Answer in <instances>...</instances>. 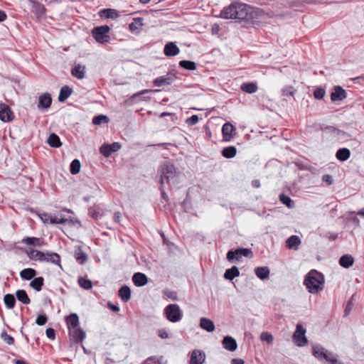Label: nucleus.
Masks as SVG:
<instances>
[{
	"label": "nucleus",
	"mask_w": 364,
	"mask_h": 364,
	"mask_svg": "<svg viewBox=\"0 0 364 364\" xmlns=\"http://www.w3.org/2000/svg\"><path fill=\"white\" fill-rule=\"evenodd\" d=\"M250 6L246 4L235 2L224 7L218 17L224 19L247 20Z\"/></svg>",
	"instance_id": "nucleus-1"
},
{
	"label": "nucleus",
	"mask_w": 364,
	"mask_h": 364,
	"mask_svg": "<svg viewBox=\"0 0 364 364\" xmlns=\"http://www.w3.org/2000/svg\"><path fill=\"white\" fill-rule=\"evenodd\" d=\"M324 282L323 274L316 269H312L306 276L304 284L309 293L316 294L323 290Z\"/></svg>",
	"instance_id": "nucleus-2"
},
{
	"label": "nucleus",
	"mask_w": 364,
	"mask_h": 364,
	"mask_svg": "<svg viewBox=\"0 0 364 364\" xmlns=\"http://www.w3.org/2000/svg\"><path fill=\"white\" fill-rule=\"evenodd\" d=\"M161 177L159 183L163 185L164 183H168L177 176V168L170 161H164L160 167Z\"/></svg>",
	"instance_id": "nucleus-3"
},
{
	"label": "nucleus",
	"mask_w": 364,
	"mask_h": 364,
	"mask_svg": "<svg viewBox=\"0 0 364 364\" xmlns=\"http://www.w3.org/2000/svg\"><path fill=\"white\" fill-rule=\"evenodd\" d=\"M164 313L170 322L176 323L182 319L183 313L180 309V306L176 304H170L167 305Z\"/></svg>",
	"instance_id": "nucleus-4"
},
{
	"label": "nucleus",
	"mask_w": 364,
	"mask_h": 364,
	"mask_svg": "<svg viewBox=\"0 0 364 364\" xmlns=\"http://www.w3.org/2000/svg\"><path fill=\"white\" fill-rule=\"evenodd\" d=\"M109 30V27L107 25L97 26L92 29V34L97 42L106 43L110 40V36L108 35Z\"/></svg>",
	"instance_id": "nucleus-5"
},
{
	"label": "nucleus",
	"mask_w": 364,
	"mask_h": 364,
	"mask_svg": "<svg viewBox=\"0 0 364 364\" xmlns=\"http://www.w3.org/2000/svg\"><path fill=\"white\" fill-rule=\"evenodd\" d=\"M252 255L250 249L239 247L235 250H229L227 253V259L230 262L240 261L242 257H250Z\"/></svg>",
	"instance_id": "nucleus-6"
},
{
	"label": "nucleus",
	"mask_w": 364,
	"mask_h": 364,
	"mask_svg": "<svg viewBox=\"0 0 364 364\" xmlns=\"http://www.w3.org/2000/svg\"><path fill=\"white\" fill-rule=\"evenodd\" d=\"M306 329L301 324H297L296 331L293 334V341L299 347L305 346L308 343V340L305 336Z\"/></svg>",
	"instance_id": "nucleus-7"
},
{
	"label": "nucleus",
	"mask_w": 364,
	"mask_h": 364,
	"mask_svg": "<svg viewBox=\"0 0 364 364\" xmlns=\"http://www.w3.org/2000/svg\"><path fill=\"white\" fill-rule=\"evenodd\" d=\"M122 145L119 142L104 144L100 148V152L105 157H109L112 153L119 151Z\"/></svg>",
	"instance_id": "nucleus-8"
},
{
	"label": "nucleus",
	"mask_w": 364,
	"mask_h": 364,
	"mask_svg": "<svg viewBox=\"0 0 364 364\" xmlns=\"http://www.w3.org/2000/svg\"><path fill=\"white\" fill-rule=\"evenodd\" d=\"M14 115L7 104L0 103V119L4 122H9L14 119Z\"/></svg>",
	"instance_id": "nucleus-9"
},
{
	"label": "nucleus",
	"mask_w": 364,
	"mask_h": 364,
	"mask_svg": "<svg viewBox=\"0 0 364 364\" xmlns=\"http://www.w3.org/2000/svg\"><path fill=\"white\" fill-rule=\"evenodd\" d=\"M176 79V77L175 75L171 73H168L166 75L160 76L156 77L154 80L153 83L155 86L161 87L163 85H168L172 84L175 80Z\"/></svg>",
	"instance_id": "nucleus-10"
},
{
	"label": "nucleus",
	"mask_w": 364,
	"mask_h": 364,
	"mask_svg": "<svg viewBox=\"0 0 364 364\" xmlns=\"http://www.w3.org/2000/svg\"><path fill=\"white\" fill-rule=\"evenodd\" d=\"M347 97L346 91L341 86H335L333 91L331 94L332 102L342 101Z\"/></svg>",
	"instance_id": "nucleus-11"
},
{
	"label": "nucleus",
	"mask_w": 364,
	"mask_h": 364,
	"mask_svg": "<svg viewBox=\"0 0 364 364\" xmlns=\"http://www.w3.org/2000/svg\"><path fill=\"white\" fill-rule=\"evenodd\" d=\"M235 128L230 122H226L223 125L222 133L225 141H229L235 134Z\"/></svg>",
	"instance_id": "nucleus-12"
},
{
	"label": "nucleus",
	"mask_w": 364,
	"mask_h": 364,
	"mask_svg": "<svg viewBox=\"0 0 364 364\" xmlns=\"http://www.w3.org/2000/svg\"><path fill=\"white\" fill-rule=\"evenodd\" d=\"M205 359V353L202 350L196 349L191 353L190 364H203Z\"/></svg>",
	"instance_id": "nucleus-13"
},
{
	"label": "nucleus",
	"mask_w": 364,
	"mask_h": 364,
	"mask_svg": "<svg viewBox=\"0 0 364 364\" xmlns=\"http://www.w3.org/2000/svg\"><path fill=\"white\" fill-rule=\"evenodd\" d=\"M52 103V98L49 93L46 92L42 94L39 97L38 108L41 109H48Z\"/></svg>",
	"instance_id": "nucleus-14"
},
{
	"label": "nucleus",
	"mask_w": 364,
	"mask_h": 364,
	"mask_svg": "<svg viewBox=\"0 0 364 364\" xmlns=\"http://www.w3.org/2000/svg\"><path fill=\"white\" fill-rule=\"evenodd\" d=\"M180 52L179 48L174 42L167 43L164 48V53L166 56L173 57L178 55Z\"/></svg>",
	"instance_id": "nucleus-15"
},
{
	"label": "nucleus",
	"mask_w": 364,
	"mask_h": 364,
	"mask_svg": "<svg viewBox=\"0 0 364 364\" xmlns=\"http://www.w3.org/2000/svg\"><path fill=\"white\" fill-rule=\"evenodd\" d=\"M223 346L229 351H235L237 348L236 340L230 336H226L222 341Z\"/></svg>",
	"instance_id": "nucleus-16"
},
{
	"label": "nucleus",
	"mask_w": 364,
	"mask_h": 364,
	"mask_svg": "<svg viewBox=\"0 0 364 364\" xmlns=\"http://www.w3.org/2000/svg\"><path fill=\"white\" fill-rule=\"evenodd\" d=\"M133 283L136 287H140L148 283V277L141 272H136L132 277Z\"/></svg>",
	"instance_id": "nucleus-17"
},
{
	"label": "nucleus",
	"mask_w": 364,
	"mask_h": 364,
	"mask_svg": "<svg viewBox=\"0 0 364 364\" xmlns=\"http://www.w3.org/2000/svg\"><path fill=\"white\" fill-rule=\"evenodd\" d=\"M44 259H43V262H50L61 267L60 256L58 253L47 252L44 254Z\"/></svg>",
	"instance_id": "nucleus-18"
},
{
	"label": "nucleus",
	"mask_w": 364,
	"mask_h": 364,
	"mask_svg": "<svg viewBox=\"0 0 364 364\" xmlns=\"http://www.w3.org/2000/svg\"><path fill=\"white\" fill-rule=\"evenodd\" d=\"M328 353V350L320 345L313 346V355L319 360H325L327 358Z\"/></svg>",
	"instance_id": "nucleus-19"
},
{
	"label": "nucleus",
	"mask_w": 364,
	"mask_h": 364,
	"mask_svg": "<svg viewBox=\"0 0 364 364\" xmlns=\"http://www.w3.org/2000/svg\"><path fill=\"white\" fill-rule=\"evenodd\" d=\"M70 335L72 336L75 343H81L85 338V332L80 328H73V331H70Z\"/></svg>",
	"instance_id": "nucleus-20"
},
{
	"label": "nucleus",
	"mask_w": 364,
	"mask_h": 364,
	"mask_svg": "<svg viewBox=\"0 0 364 364\" xmlns=\"http://www.w3.org/2000/svg\"><path fill=\"white\" fill-rule=\"evenodd\" d=\"M71 75L79 80L85 78V67L80 64L76 65L71 69Z\"/></svg>",
	"instance_id": "nucleus-21"
},
{
	"label": "nucleus",
	"mask_w": 364,
	"mask_h": 364,
	"mask_svg": "<svg viewBox=\"0 0 364 364\" xmlns=\"http://www.w3.org/2000/svg\"><path fill=\"white\" fill-rule=\"evenodd\" d=\"M144 19L140 17L134 18L133 22L129 24V28L132 33H139L143 26Z\"/></svg>",
	"instance_id": "nucleus-22"
},
{
	"label": "nucleus",
	"mask_w": 364,
	"mask_h": 364,
	"mask_svg": "<svg viewBox=\"0 0 364 364\" xmlns=\"http://www.w3.org/2000/svg\"><path fill=\"white\" fill-rule=\"evenodd\" d=\"M200 327L209 333H211L215 330V324L213 321L204 317L200 319Z\"/></svg>",
	"instance_id": "nucleus-23"
},
{
	"label": "nucleus",
	"mask_w": 364,
	"mask_h": 364,
	"mask_svg": "<svg viewBox=\"0 0 364 364\" xmlns=\"http://www.w3.org/2000/svg\"><path fill=\"white\" fill-rule=\"evenodd\" d=\"M66 323L69 330L77 328L79 325V317L77 314H70L66 318Z\"/></svg>",
	"instance_id": "nucleus-24"
},
{
	"label": "nucleus",
	"mask_w": 364,
	"mask_h": 364,
	"mask_svg": "<svg viewBox=\"0 0 364 364\" xmlns=\"http://www.w3.org/2000/svg\"><path fill=\"white\" fill-rule=\"evenodd\" d=\"M26 254L30 259L35 260V261H40L43 262V259H44V254L45 252H43L41 251L31 249L28 251H26Z\"/></svg>",
	"instance_id": "nucleus-25"
},
{
	"label": "nucleus",
	"mask_w": 364,
	"mask_h": 364,
	"mask_svg": "<svg viewBox=\"0 0 364 364\" xmlns=\"http://www.w3.org/2000/svg\"><path fill=\"white\" fill-rule=\"evenodd\" d=\"M73 93V89L68 85L63 86L60 90L58 101L65 102Z\"/></svg>",
	"instance_id": "nucleus-26"
},
{
	"label": "nucleus",
	"mask_w": 364,
	"mask_h": 364,
	"mask_svg": "<svg viewBox=\"0 0 364 364\" xmlns=\"http://www.w3.org/2000/svg\"><path fill=\"white\" fill-rule=\"evenodd\" d=\"M118 295L124 302H127L132 296L130 288L127 285L122 287L118 291Z\"/></svg>",
	"instance_id": "nucleus-27"
},
{
	"label": "nucleus",
	"mask_w": 364,
	"mask_h": 364,
	"mask_svg": "<svg viewBox=\"0 0 364 364\" xmlns=\"http://www.w3.org/2000/svg\"><path fill=\"white\" fill-rule=\"evenodd\" d=\"M301 244V240L297 235L290 236L286 242V245L289 249H294L295 250L299 249Z\"/></svg>",
	"instance_id": "nucleus-28"
},
{
	"label": "nucleus",
	"mask_w": 364,
	"mask_h": 364,
	"mask_svg": "<svg viewBox=\"0 0 364 364\" xmlns=\"http://www.w3.org/2000/svg\"><path fill=\"white\" fill-rule=\"evenodd\" d=\"M21 243L35 247H42L44 245V242L41 239L35 237H26L21 240Z\"/></svg>",
	"instance_id": "nucleus-29"
},
{
	"label": "nucleus",
	"mask_w": 364,
	"mask_h": 364,
	"mask_svg": "<svg viewBox=\"0 0 364 364\" xmlns=\"http://www.w3.org/2000/svg\"><path fill=\"white\" fill-rule=\"evenodd\" d=\"M32 4L33 12L37 17H41L46 13L45 6L41 4L38 0L33 2Z\"/></svg>",
	"instance_id": "nucleus-30"
},
{
	"label": "nucleus",
	"mask_w": 364,
	"mask_h": 364,
	"mask_svg": "<svg viewBox=\"0 0 364 364\" xmlns=\"http://www.w3.org/2000/svg\"><path fill=\"white\" fill-rule=\"evenodd\" d=\"M354 262V258L350 255H344L339 259V264L344 268L350 267Z\"/></svg>",
	"instance_id": "nucleus-31"
},
{
	"label": "nucleus",
	"mask_w": 364,
	"mask_h": 364,
	"mask_svg": "<svg viewBox=\"0 0 364 364\" xmlns=\"http://www.w3.org/2000/svg\"><path fill=\"white\" fill-rule=\"evenodd\" d=\"M37 272L33 268H26L21 271L20 277L24 280H31L36 277Z\"/></svg>",
	"instance_id": "nucleus-32"
},
{
	"label": "nucleus",
	"mask_w": 364,
	"mask_h": 364,
	"mask_svg": "<svg viewBox=\"0 0 364 364\" xmlns=\"http://www.w3.org/2000/svg\"><path fill=\"white\" fill-rule=\"evenodd\" d=\"M255 273L258 278L264 280L269 275V269L267 267H258L255 269Z\"/></svg>",
	"instance_id": "nucleus-33"
},
{
	"label": "nucleus",
	"mask_w": 364,
	"mask_h": 364,
	"mask_svg": "<svg viewBox=\"0 0 364 364\" xmlns=\"http://www.w3.org/2000/svg\"><path fill=\"white\" fill-rule=\"evenodd\" d=\"M350 156V151L347 148L339 149L336 154V157L341 161H345L349 159Z\"/></svg>",
	"instance_id": "nucleus-34"
},
{
	"label": "nucleus",
	"mask_w": 364,
	"mask_h": 364,
	"mask_svg": "<svg viewBox=\"0 0 364 364\" xmlns=\"http://www.w3.org/2000/svg\"><path fill=\"white\" fill-rule=\"evenodd\" d=\"M240 275V271L236 266H232L230 269H227L224 274V277L228 280H232Z\"/></svg>",
	"instance_id": "nucleus-35"
},
{
	"label": "nucleus",
	"mask_w": 364,
	"mask_h": 364,
	"mask_svg": "<svg viewBox=\"0 0 364 364\" xmlns=\"http://www.w3.org/2000/svg\"><path fill=\"white\" fill-rule=\"evenodd\" d=\"M47 143L54 148H58L62 145L60 137L55 133H52L49 135Z\"/></svg>",
	"instance_id": "nucleus-36"
},
{
	"label": "nucleus",
	"mask_w": 364,
	"mask_h": 364,
	"mask_svg": "<svg viewBox=\"0 0 364 364\" xmlns=\"http://www.w3.org/2000/svg\"><path fill=\"white\" fill-rule=\"evenodd\" d=\"M237 154V149L234 146H229L225 147L221 152L222 156L226 159H232Z\"/></svg>",
	"instance_id": "nucleus-37"
},
{
	"label": "nucleus",
	"mask_w": 364,
	"mask_h": 364,
	"mask_svg": "<svg viewBox=\"0 0 364 364\" xmlns=\"http://www.w3.org/2000/svg\"><path fill=\"white\" fill-rule=\"evenodd\" d=\"M44 284L43 277H34L30 283V287L37 291H40Z\"/></svg>",
	"instance_id": "nucleus-38"
},
{
	"label": "nucleus",
	"mask_w": 364,
	"mask_h": 364,
	"mask_svg": "<svg viewBox=\"0 0 364 364\" xmlns=\"http://www.w3.org/2000/svg\"><path fill=\"white\" fill-rule=\"evenodd\" d=\"M17 299L22 302L23 304H28L31 302L26 291L23 289H18L16 292Z\"/></svg>",
	"instance_id": "nucleus-39"
},
{
	"label": "nucleus",
	"mask_w": 364,
	"mask_h": 364,
	"mask_svg": "<svg viewBox=\"0 0 364 364\" xmlns=\"http://www.w3.org/2000/svg\"><path fill=\"white\" fill-rule=\"evenodd\" d=\"M240 88L242 91L249 94L255 93L257 90V84L252 82L242 83Z\"/></svg>",
	"instance_id": "nucleus-40"
},
{
	"label": "nucleus",
	"mask_w": 364,
	"mask_h": 364,
	"mask_svg": "<svg viewBox=\"0 0 364 364\" xmlns=\"http://www.w3.org/2000/svg\"><path fill=\"white\" fill-rule=\"evenodd\" d=\"M75 258L79 264H84L87 260V255L79 247L75 253Z\"/></svg>",
	"instance_id": "nucleus-41"
},
{
	"label": "nucleus",
	"mask_w": 364,
	"mask_h": 364,
	"mask_svg": "<svg viewBox=\"0 0 364 364\" xmlns=\"http://www.w3.org/2000/svg\"><path fill=\"white\" fill-rule=\"evenodd\" d=\"M179 66L187 70H195L196 69V64L191 60H183L179 62Z\"/></svg>",
	"instance_id": "nucleus-42"
},
{
	"label": "nucleus",
	"mask_w": 364,
	"mask_h": 364,
	"mask_svg": "<svg viewBox=\"0 0 364 364\" xmlns=\"http://www.w3.org/2000/svg\"><path fill=\"white\" fill-rule=\"evenodd\" d=\"M4 301L6 307L9 309H13L16 304V299L13 294H7L4 297Z\"/></svg>",
	"instance_id": "nucleus-43"
},
{
	"label": "nucleus",
	"mask_w": 364,
	"mask_h": 364,
	"mask_svg": "<svg viewBox=\"0 0 364 364\" xmlns=\"http://www.w3.org/2000/svg\"><path fill=\"white\" fill-rule=\"evenodd\" d=\"M103 16L107 18H116L119 16L118 11L113 9H105L101 11Z\"/></svg>",
	"instance_id": "nucleus-44"
},
{
	"label": "nucleus",
	"mask_w": 364,
	"mask_h": 364,
	"mask_svg": "<svg viewBox=\"0 0 364 364\" xmlns=\"http://www.w3.org/2000/svg\"><path fill=\"white\" fill-rule=\"evenodd\" d=\"M279 200L289 208H292L294 206V203L291 198L284 193L279 195Z\"/></svg>",
	"instance_id": "nucleus-45"
},
{
	"label": "nucleus",
	"mask_w": 364,
	"mask_h": 364,
	"mask_svg": "<svg viewBox=\"0 0 364 364\" xmlns=\"http://www.w3.org/2000/svg\"><path fill=\"white\" fill-rule=\"evenodd\" d=\"M80 162L78 159H74L72 161L70 166V171L72 174H77L80 171Z\"/></svg>",
	"instance_id": "nucleus-46"
},
{
	"label": "nucleus",
	"mask_w": 364,
	"mask_h": 364,
	"mask_svg": "<svg viewBox=\"0 0 364 364\" xmlns=\"http://www.w3.org/2000/svg\"><path fill=\"white\" fill-rule=\"evenodd\" d=\"M78 283L80 287L86 290H89L92 287V283L88 279L80 277L78 279Z\"/></svg>",
	"instance_id": "nucleus-47"
},
{
	"label": "nucleus",
	"mask_w": 364,
	"mask_h": 364,
	"mask_svg": "<svg viewBox=\"0 0 364 364\" xmlns=\"http://www.w3.org/2000/svg\"><path fill=\"white\" fill-rule=\"evenodd\" d=\"M109 122V118L106 115H97L95 116L92 119V123L95 125L101 124L103 122L107 123Z\"/></svg>",
	"instance_id": "nucleus-48"
},
{
	"label": "nucleus",
	"mask_w": 364,
	"mask_h": 364,
	"mask_svg": "<svg viewBox=\"0 0 364 364\" xmlns=\"http://www.w3.org/2000/svg\"><path fill=\"white\" fill-rule=\"evenodd\" d=\"M1 338L8 345H13L14 343V338L9 335L6 331L1 332Z\"/></svg>",
	"instance_id": "nucleus-49"
},
{
	"label": "nucleus",
	"mask_w": 364,
	"mask_h": 364,
	"mask_svg": "<svg viewBox=\"0 0 364 364\" xmlns=\"http://www.w3.org/2000/svg\"><path fill=\"white\" fill-rule=\"evenodd\" d=\"M296 92V90L292 86H285L282 90V94L285 97L294 96Z\"/></svg>",
	"instance_id": "nucleus-50"
},
{
	"label": "nucleus",
	"mask_w": 364,
	"mask_h": 364,
	"mask_svg": "<svg viewBox=\"0 0 364 364\" xmlns=\"http://www.w3.org/2000/svg\"><path fill=\"white\" fill-rule=\"evenodd\" d=\"M325 360L331 364H341L338 360V355L331 352H328Z\"/></svg>",
	"instance_id": "nucleus-51"
},
{
	"label": "nucleus",
	"mask_w": 364,
	"mask_h": 364,
	"mask_svg": "<svg viewBox=\"0 0 364 364\" xmlns=\"http://www.w3.org/2000/svg\"><path fill=\"white\" fill-rule=\"evenodd\" d=\"M326 90L321 87H317L314 91V96L316 99L321 100L325 96Z\"/></svg>",
	"instance_id": "nucleus-52"
},
{
	"label": "nucleus",
	"mask_w": 364,
	"mask_h": 364,
	"mask_svg": "<svg viewBox=\"0 0 364 364\" xmlns=\"http://www.w3.org/2000/svg\"><path fill=\"white\" fill-rule=\"evenodd\" d=\"M68 221V220L67 218H58L57 217H52L50 215V221L49 223L50 224H65Z\"/></svg>",
	"instance_id": "nucleus-53"
},
{
	"label": "nucleus",
	"mask_w": 364,
	"mask_h": 364,
	"mask_svg": "<svg viewBox=\"0 0 364 364\" xmlns=\"http://www.w3.org/2000/svg\"><path fill=\"white\" fill-rule=\"evenodd\" d=\"M260 338L262 341H267V343H271L273 342L274 341V337L273 336L268 333V332H263L261 333L260 335Z\"/></svg>",
	"instance_id": "nucleus-54"
},
{
	"label": "nucleus",
	"mask_w": 364,
	"mask_h": 364,
	"mask_svg": "<svg viewBox=\"0 0 364 364\" xmlns=\"http://www.w3.org/2000/svg\"><path fill=\"white\" fill-rule=\"evenodd\" d=\"M48 317L46 314L38 315L36 319V323L38 326H43L46 323Z\"/></svg>",
	"instance_id": "nucleus-55"
},
{
	"label": "nucleus",
	"mask_w": 364,
	"mask_h": 364,
	"mask_svg": "<svg viewBox=\"0 0 364 364\" xmlns=\"http://www.w3.org/2000/svg\"><path fill=\"white\" fill-rule=\"evenodd\" d=\"M199 118L198 116L196 114L192 115L191 117L188 118L186 120V122L189 126H193L196 124L198 122Z\"/></svg>",
	"instance_id": "nucleus-56"
},
{
	"label": "nucleus",
	"mask_w": 364,
	"mask_h": 364,
	"mask_svg": "<svg viewBox=\"0 0 364 364\" xmlns=\"http://www.w3.org/2000/svg\"><path fill=\"white\" fill-rule=\"evenodd\" d=\"M164 294L167 297L171 299L172 300H177V294L174 291H170V290H165L164 291Z\"/></svg>",
	"instance_id": "nucleus-57"
},
{
	"label": "nucleus",
	"mask_w": 364,
	"mask_h": 364,
	"mask_svg": "<svg viewBox=\"0 0 364 364\" xmlns=\"http://www.w3.org/2000/svg\"><path fill=\"white\" fill-rule=\"evenodd\" d=\"M322 181L326 183L328 186H331L333 183V179L331 175L325 174L322 176Z\"/></svg>",
	"instance_id": "nucleus-58"
},
{
	"label": "nucleus",
	"mask_w": 364,
	"mask_h": 364,
	"mask_svg": "<svg viewBox=\"0 0 364 364\" xmlns=\"http://www.w3.org/2000/svg\"><path fill=\"white\" fill-rule=\"evenodd\" d=\"M46 334L47 337L51 340H54L55 338V330L52 328H48L46 330Z\"/></svg>",
	"instance_id": "nucleus-59"
},
{
	"label": "nucleus",
	"mask_w": 364,
	"mask_h": 364,
	"mask_svg": "<svg viewBox=\"0 0 364 364\" xmlns=\"http://www.w3.org/2000/svg\"><path fill=\"white\" fill-rule=\"evenodd\" d=\"M38 216L44 223H49L50 214L47 213H42L39 214Z\"/></svg>",
	"instance_id": "nucleus-60"
},
{
	"label": "nucleus",
	"mask_w": 364,
	"mask_h": 364,
	"mask_svg": "<svg viewBox=\"0 0 364 364\" xmlns=\"http://www.w3.org/2000/svg\"><path fill=\"white\" fill-rule=\"evenodd\" d=\"M144 364H159V363L154 358H148L144 360Z\"/></svg>",
	"instance_id": "nucleus-61"
},
{
	"label": "nucleus",
	"mask_w": 364,
	"mask_h": 364,
	"mask_svg": "<svg viewBox=\"0 0 364 364\" xmlns=\"http://www.w3.org/2000/svg\"><path fill=\"white\" fill-rule=\"evenodd\" d=\"M159 336L161 338H168V333L165 329H160L159 331Z\"/></svg>",
	"instance_id": "nucleus-62"
},
{
	"label": "nucleus",
	"mask_w": 364,
	"mask_h": 364,
	"mask_svg": "<svg viewBox=\"0 0 364 364\" xmlns=\"http://www.w3.org/2000/svg\"><path fill=\"white\" fill-rule=\"evenodd\" d=\"M108 307L114 312H118L119 311V307L118 306L111 303H108Z\"/></svg>",
	"instance_id": "nucleus-63"
},
{
	"label": "nucleus",
	"mask_w": 364,
	"mask_h": 364,
	"mask_svg": "<svg viewBox=\"0 0 364 364\" xmlns=\"http://www.w3.org/2000/svg\"><path fill=\"white\" fill-rule=\"evenodd\" d=\"M231 364H245V362L241 358H233L231 360Z\"/></svg>",
	"instance_id": "nucleus-64"
}]
</instances>
